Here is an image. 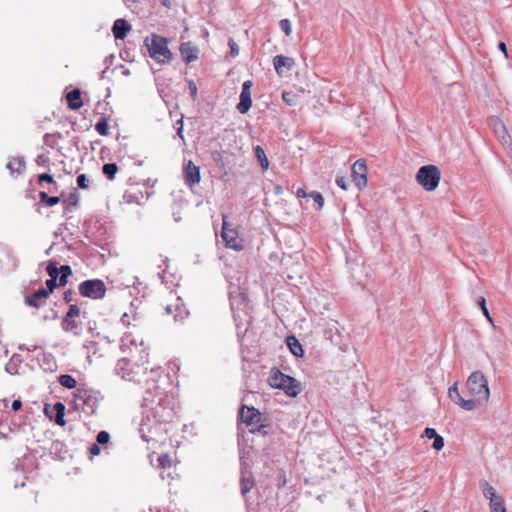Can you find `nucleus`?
<instances>
[{
  "instance_id": "obj_54",
  "label": "nucleus",
  "mask_w": 512,
  "mask_h": 512,
  "mask_svg": "<svg viewBox=\"0 0 512 512\" xmlns=\"http://www.w3.org/2000/svg\"><path fill=\"white\" fill-rule=\"evenodd\" d=\"M21 406H22V402L20 400H14L12 402V409L14 411H18L21 408Z\"/></svg>"
},
{
  "instance_id": "obj_51",
  "label": "nucleus",
  "mask_w": 512,
  "mask_h": 512,
  "mask_svg": "<svg viewBox=\"0 0 512 512\" xmlns=\"http://www.w3.org/2000/svg\"><path fill=\"white\" fill-rule=\"evenodd\" d=\"M90 453L92 455H99L100 454V448H99L97 443L92 444V446L90 447Z\"/></svg>"
},
{
  "instance_id": "obj_46",
  "label": "nucleus",
  "mask_w": 512,
  "mask_h": 512,
  "mask_svg": "<svg viewBox=\"0 0 512 512\" xmlns=\"http://www.w3.org/2000/svg\"><path fill=\"white\" fill-rule=\"evenodd\" d=\"M229 46H230V54L233 57L237 56L239 54V48H238L237 44L232 39L229 40Z\"/></svg>"
},
{
  "instance_id": "obj_56",
  "label": "nucleus",
  "mask_w": 512,
  "mask_h": 512,
  "mask_svg": "<svg viewBox=\"0 0 512 512\" xmlns=\"http://www.w3.org/2000/svg\"><path fill=\"white\" fill-rule=\"evenodd\" d=\"M53 137H54V136H53V135H51V134H46V135L44 136L45 144L50 145V146H53V144H52V139H53Z\"/></svg>"
},
{
  "instance_id": "obj_2",
  "label": "nucleus",
  "mask_w": 512,
  "mask_h": 512,
  "mask_svg": "<svg viewBox=\"0 0 512 512\" xmlns=\"http://www.w3.org/2000/svg\"><path fill=\"white\" fill-rule=\"evenodd\" d=\"M466 385L470 395L473 397L471 400L475 403V409L488 402L490 395L488 381L481 371L471 373Z\"/></svg>"
},
{
  "instance_id": "obj_36",
  "label": "nucleus",
  "mask_w": 512,
  "mask_h": 512,
  "mask_svg": "<svg viewBox=\"0 0 512 512\" xmlns=\"http://www.w3.org/2000/svg\"><path fill=\"white\" fill-rule=\"evenodd\" d=\"M282 100L289 106L296 104V95L292 92H283Z\"/></svg>"
},
{
  "instance_id": "obj_23",
  "label": "nucleus",
  "mask_w": 512,
  "mask_h": 512,
  "mask_svg": "<svg viewBox=\"0 0 512 512\" xmlns=\"http://www.w3.org/2000/svg\"><path fill=\"white\" fill-rule=\"evenodd\" d=\"M26 167V163L23 157H15L8 161L6 168L9 170L12 176L21 174Z\"/></svg>"
},
{
  "instance_id": "obj_48",
  "label": "nucleus",
  "mask_w": 512,
  "mask_h": 512,
  "mask_svg": "<svg viewBox=\"0 0 512 512\" xmlns=\"http://www.w3.org/2000/svg\"><path fill=\"white\" fill-rule=\"evenodd\" d=\"M158 461H159V464L162 466V467H166V466H170V458L169 456L167 455H161L159 458H158Z\"/></svg>"
},
{
  "instance_id": "obj_41",
  "label": "nucleus",
  "mask_w": 512,
  "mask_h": 512,
  "mask_svg": "<svg viewBox=\"0 0 512 512\" xmlns=\"http://www.w3.org/2000/svg\"><path fill=\"white\" fill-rule=\"evenodd\" d=\"M478 305L480 306V308H481V310H482V312H483L484 316H485V317H486L490 322H492V318H491L490 313H489V310H488V308H487V306H486V300H485V298H484V297L479 298V300H478Z\"/></svg>"
},
{
  "instance_id": "obj_60",
  "label": "nucleus",
  "mask_w": 512,
  "mask_h": 512,
  "mask_svg": "<svg viewBox=\"0 0 512 512\" xmlns=\"http://www.w3.org/2000/svg\"><path fill=\"white\" fill-rule=\"evenodd\" d=\"M141 352L145 354V355H141V357H140V360L144 363V362H146V359H147L148 353H146V349H145V348H143V349L141 350Z\"/></svg>"
},
{
  "instance_id": "obj_15",
  "label": "nucleus",
  "mask_w": 512,
  "mask_h": 512,
  "mask_svg": "<svg viewBox=\"0 0 512 512\" xmlns=\"http://www.w3.org/2000/svg\"><path fill=\"white\" fill-rule=\"evenodd\" d=\"M165 311L168 315H172L173 319L175 321H182L189 314L188 310L185 308L184 304L182 303L180 297L176 298V302L174 304H168L165 307Z\"/></svg>"
},
{
  "instance_id": "obj_30",
  "label": "nucleus",
  "mask_w": 512,
  "mask_h": 512,
  "mask_svg": "<svg viewBox=\"0 0 512 512\" xmlns=\"http://www.w3.org/2000/svg\"><path fill=\"white\" fill-rule=\"evenodd\" d=\"M255 155H256L262 169L266 170L269 166V161L266 157L264 149L261 146H256Z\"/></svg>"
},
{
  "instance_id": "obj_38",
  "label": "nucleus",
  "mask_w": 512,
  "mask_h": 512,
  "mask_svg": "<svg viewBox=\"0 0 512 512\" xmlns=\"http://www.w3.org/2000/svg\"><path fill=\"white\" fill-rule=\"evenodd\" d=\"M280 29L285 33L286 36H289L292 32L291 23L288 19H282L279 22Z\"/></svg>"
},
{
  "instance_id": "obj_57",
  "label": "nucleus",
  "mask_w": 512,
  "mask_h": 512,
  "mask_svg": "<svg viewBox=\"0 0 512 512\" xmlns=\"http://www.w3.org/2000/svg\"><path fill=\"white\" fill-rule=\"evenodd\" d=\"M72 295H73V292L72 291H67L65 292L64 294V299L66 302H70L72 301Z\"/></svg>"
},
{
  "instance_id": "obj_55",
  "label": "nucleus",
  "mask_w": 512,
  "mask_h": 512,
  "mask_svg": "<svg viewBox=\"0 0 512 512\" xmlns=\"http://www.w3.org/2000/svg\"><path fill=\"white\" fill-rule=\"evenodd\" d=\"M37 348H38V347H37L36 345L31 346V347H28V346H26L25 344H22V345H20V346H19V349H20L21 351H24V350H27V351H35Z\"/></svg>"
},
{
  "instance_id": "obj_12",
  "label": "nucleus",
  "mask_w": 512,
  "mask_h": 512,
  "mask_svg": "<svg viewBox=\"0 0 512 512\" xmlns=\"http://www.w3.org/2000/svg\"><path fill=\"white\" fill-rule=\"evenodd\" d=\"M115 372L119 377L127 381L135 380V376L138 374L134 369V365L127 358H122L117 361Z\"/></svg>"
},
{
  "instance_id": "obj_44",
  "label": "nucleus",
  "mask_w": 512,
  "mask_h": 512,
  "mask_svg": "<svg viewBox=\"0 0 512 512\" xmlns=\"http://www.w3.org/2000/svg\"><path fill=\"white\" fill-rule=\"evenodd\" d=\"M336 184L342 188L343 190H347L348 188V179L344 176H337L336 177Z\"/></svg>"
},
{
  "instance_id": "obj_59",
  "label": "nucleus",
  "mask_w": 512,
  "mask_h": 512,
  "mask_svg": "<svg viewBox=\"0 0 512 512\" xmlns=\"http://www.w3.org/2000/svg\"><path fill=\"white\" fill-rule=\"evenodd\" d=\"M190 90H191V94L193 96L197 95V87H196L195 83L190 82Z\"/></svg>"
},
{
  "instance_id": "obj_31",
  "label": "nucleus",
  "mask_w": 512,
  "mask_h": 512,
  "mask_svg": "<svg viewBox=\"0 0 512 512\" xmlns=\"http://www.w3.org/2000/svg\"><path fill=\"white\" fill-rule=\"evenodd\" d=\"M54 409H55V411H56L55 422H56L58 425L63 426V425L65 424V421H64L65 406H64V404H62V403H60V402H57V403L54 405Z\"/></svg>"
},
{
  "instance_id": "obj_16",
  "label": "nucleus",
  "mask_w": 512,
  "mask_h": 512,
  "mask_svg": "<svg viewBox=\"0 0 512 512\" xmlns=\"http://www.w3.org/2000/svg\"><path fill=\"white\" fill-rule=\"evenodd\" d=\"M184 179L185 183L192 187L200 182V168L190 160L184 167Z\"/></svg>"
},
{
  "instance_id": "obj_9",
  "label": "nucleus",
  "mask_w": 512,
  "mask_h": 512,
  "mask_svg": "<svg viewBox=\"0 0 512 512\" xmlns=\"http://www.w3.org/2000/svg\"><path fill=\"white\" fill-rule=\"evenodd\" d=\"M79 292L84 297L101 299L105 295L106 287L102 280L91 279L86 280L79 285Z\"/></svg>"
},
{
  "instance_id": "obj_3",
  "label": "nucleus",
  "mask_w": 512,
  "mask_h": 512,
  "mask_svg": "<svg viewBox=\"0 0 512 512\" xmlns=\"http://www.w3.org/2000/svg\"><path fill=\"white\" fill-rule=\"evenodd\" d=\"M145 45L150 57L158 63H166L172 59V53L168 49L166 38L152 34L150 37H146Z\"/></svg>"
},
{
  "instance_id": "obj_14",
  "label": "nucleus",
  "mask_w": 512,
  "mask_h": 512,
  "mask_svg": "<svg viewBox=\"0 0 512 512\" xmlns=\"http://www.w3.org/2000/svg\"><path fill=\"white\" fill-rule=\"evenodd\" d=\"M448 396L455 404L459 405L462 409L466 411L475 410V403L472 400H466L461 396L457 383H455L453 386L449 388Z\"/></svg>"
},
{
  "instance_id": "obj_39",
  "label": "nucleus",
  "mask_w": 512,
  "mask_h": 512,
  "mask_svg": "<svg viewBox=\"0 0 512 512\" xmlns=\"http://www.w3.org/2000/svg\"><path fill=\"white\" fill-rule=\"evenodd\" d=\"M110 440V435L107 431H100L98 434H97V437H96V441H97V444H107Z\"/></svg>"
},
{
  "instance_id": "obj_7",
  "label": "nucleus",
  "mask_w": 512,
  "mask_h": 512,
  "mask_svg": "<svg viewBox=\"0 0 512 512\" xmlns=\"http://www.w3.org/2000/svg\"><path fill=\"white\" fill-rule=\"evenodd\" d=\"M483 496L489 500L490 512H506L504 498L486 480L480 481Z\"/></svg>"
},
{
  "instance_id": "obj_49",
  "label": "nucleus",
  "mask_w": 512,
  "mask_h": 512,
  "mask_svg": "<svg viewBox=\"0 0 512 512\" xmlns=\"http://www.w3.org/2000/svg\"><path fill=\"white\" fill-rule=\"evenodd\" d=\"M60 274L64 275V276H70L72 274V270H71V267L69 265H62L60 268Z\"/></svg>"
},
{
  "instance_id": "obj_20",
  "label": "nucleus",
  "mask_w": 512,
  "mask_h": 512,
  "mask_svg": "<svg viewBox=\"0 0 512 512\" xmlns=\"http://www.w3.org/2000/svg\"><path fill=\"white\" fill-rule=\"evenodd\" d=\"M49 296V291L41 288L35 291L30 297L26 298V303L29 306L39 308L43 305V300H45Z\"/></svg>"
},
{
  "instance_id": "obj_27",
  "label": "nucleus",
  "mask_w": 512,
  "mask_h": 512,
  "mask_svg": "<svg viewBox=\"0 0 512 512\" xmlns=\"http://www.w3.org/2000/svg\"><path fill=\"white\" fill-rule=\"evenodd\" d=\"M346 262L350 269L352 278L360 283L363 268L362 263H359L357 260H351L348 256L346 258Z\"/></svg>"
},
{
  "instance_id": "obj_58",
  "label": "nucleus",
  "mask_w": 512,
  "mask_h": 512,
  "mask_svg": "<svg viewBox=\"0 0 512 512\" xmlns=\"http://www.w3.org/2000/svg\"><path fill=\"white\" fill-rule=\"evenodd\" d=\"M67 278H68V276H64L61 274L59 277V285L60 286L65 285L67 283Z\"/></svg>"
},
{
  "instance_id": "obj_21",
  "label": "nucleus",
  "mask_w": 512,
  "mask_h": 512,
  "mask_svg": "<svg viewBox=\"0 0 512 512\" xmlns=\"http://www.w3.org/2000/svg\"><path fill=\"white\" fill-rule=\"evenodd\" d=\"M273 64L276 72L281 75L284 69L289 70L292 68L294 65V60L283 55H276L273 59Z\"/></svg>"
},
{
  "instance_id": "obj_34",
  "label": "nucleus",
  "mask_w": 512,
  "mask_h": 512,
  "mask_svg": "<svg viewBox=\"0 0 512 512\" xmlns=\"http://www.w3.org/2000/svg\"><path fill=\"white\" fill-rule=\"evenodd\" d=\"M96 131L103 136L109 134V126L105 118H101L95 125Z\"/></svg>"
},
{
  "instance_id": "obj_52",
  "label": "nucleus",
  "mask_w": 512,
  "mask_h": 512,
  "mask_svg": "<svg viewBox=\"0 0 512 512\" xmlns=\"http://www.w3.org/2000/svg\"><path fill=\"white\" fill-rule=\"evenodd\" d=\"M498 49L504 53L506 58L509 57L508 56V51H507V46H506V44L504 42H499Z\"/></svg>"
},
{
  "instance_id": "obj_47",
  "label": "nucleus",
  "mask_w": 512,
  "mask_h": 512,
  "mask_svg": "<svg viewBox=\"0 0 512 512\" xmlns=\"http://www.w3.org/2000/svg\"><path fill=\"white\" fill-rule=\"evenodd\" d=\"M56 281H57V279H55V278H50V279L46 280V286H47L46 291H49V294L56 288V286H57Z\"/></svg>"
},
{
  "instance_id": "obj_35",
  "label": "nucleus",
  "mask_w": 512,
  "mask_h": 512,
  "mask_svg": "<svg viewBox=\"0 0 512 512\" xmlns=\"http://www.w3.org/2000/svg\"><path fill=\"white\" fill-rule=\"evenodd\" d=\"M46 271H47L48 275L50 276V278L57 279L59 277L60 270L57 267L56 263L53 261L48 262Z\"/></svg>"
},
{
  "instance_id": "obj_28",
  "label": "nucleus",
  "mask_w": 512,
  "mask_h": 512,
  "mask_svg": "<svg viewBox=\"0 0 512 512\" xmlns=\"http://www.w3.org/2000/svg\"><path fill=\"white\" fill-rule=\"evenodd\" d=\"M296 195L299 198H304V197H311V198H313L315 204L317 205V208L318 209L320 208V192L313 191V192L307 194V192H306V190L304 188H298L297 191H296Z\"/></svg>"
},
{
  "instance_id": "obj_11",
  "label": "nucleus",
  "mask_w": 512,
  "mask_h": 512,
  "mask_svg": "<svg viewBox=\"0 0 512 512\" xmlns=\"http://www.w3.org/2000/svg\"><path fill=\"white\" fill-rule=\"evenodd\" d=\"M353 182L359 190L367 185V165L364 159L357 160L351 167Z\"/></svg>"
},
{
  "instance_id": "obj_5",
  "label": "nucleus",
  "mask_w": 512,
  "mask_h": 512,
  "mask_svg": "<svg viewBox=\"0 0 512 512\" xmlns=\"http://www.w3.org/2000/svg\"><path fill=\"white\" fill-rule=\"evenodd\" d=\"M73 403L76 410L92 415L99 405V396L91 390L80 389L75 394Z\"/></svg>"
},
{
  "instance_id": "obj_53",
  "label": "nucleus",
  "mask_w": 512,
  "mask_h": 512,
  "mask_svg": "<svg viewBox=\"0 0 512 512\" xmlns=\"http://www.w3.org/2000/svg\"><path fill=\"white\" fill-rule=\"evenodd\" d=\"M177 124L179 125V127L177 128V135L183 139V122L182 120H178L177 121Z\"/></svg>"
},
{
  "instance_id": "obj_26",
  "label": "nucleus",
  "mask_w": 512,
  "mask_h": 512,
  "mask_svg": "<svg viewBox=\"0 0 512 512\" xmlns=\"http://www.w3.org/2000/svg\"><path fill=\"white\" fill-rule=\"evenodd\" d=\"M241 478H240V492L242 496H246L248 492L252 490V488L255 485L254 479L251 476H247L246 472L242 468L241 471Z\"/></svg>"
},
{
  "instance_id": "obj_18",
  "label": "nucleus",
  "mask_w": 512,
  "mask_h": 512,
  "mask_svg": "<svg viewBox=\"0 0 512 512\" xmlns=\"http://www.w3.org/2000/svg\"><path fill=\"white\" fill-rule=\"evenodd\" d=\"M61 325L65 332L75 336L81 335L83 331V323L80 318H64Z\"/></svg>"
},
{
  "instance_id": "obj_24",
  "label": "nucleus",
  "mask_w": 512,
  "mask_h": 512,
  "mask_svg": "<svg viewBox=\"0 0 512 512\" xmlns=\"http://www.w3.org/2000/svg\"><path fill=\"white\" fill-rule=\"evenodd\" d=\"M68 106L72 110H78L83 106V102L81 100V92L79 89H73L70 91L67 96Z\"/></svg>"
},
{
  "instance_id": "obj_1",
  "label": "nucleus",
  "mask_w": 512,
  "mask_h": 512,
  "mask_svg": "<svg viewBox=\"0 0 512 512\" xmlns=\"http://www.w3.org/2000/svg\"><path fill=\"white\" fill-rule=\"evenodd\" d=\"M322 333V347L325 346L326 352L337 354L338 357L346 353L349 359H343L342 366L354 367V351L349 348V334L343 328L341 331L339 323L334 320L327 322Z\"/></svg>"
},
{
  "instance_id": "obj_63",
  "label": "nucleus",
  "mask_w": 512,
  "mask_h": 512,
  "mask_svg": "<svg viewBox=\"0 0 512 512\" xmlns=\"http://www.w3.org/2000/svg\"><path fill=\"white\" fill-rule=\"evenodd\" d=\"M39 162H43V156H42V155H40V156L38 157V163H39Z\"/></svg>"
},
{
  "instance_id": "obj_13",
  "label": "nucleus",
  "mask_w": 512,
  "mask_h": 512,
  "mask_svg": "<svg viewBox=\"0 0 512 512\" xmlns=\"http://www.w3.org/2000/svg\"><path fill=\"white\" fill-rule=\"evenodd\" d=\"M252 81L247 80L242 85V91L240 93V101L237 105V109L241 114H245L249 111L252 106L251 99V87Z\"/></svg>"
},
{
  "instance_id": "obj_32",
  "label": "nucleus",
  "mask_w": 512,
  "mask_h": 512,
  "mask_svg": "<svg viewBox=\"0 0 512 512\" xmlns=\"http://www.w3.org/2000/svg\"><path fill=\"white\" fill-rule=\"evenodd\" d=\"M40 201L45 203L47 206L52 207L60 202V198L57 196H49L46 192H40Z\"/></svg>"
},
{
  "instance_id": "obj_50",
  "label": "nucleus",
  "mask_w": 512,
  "mask_h": 512,
  "mask_svg": "<svg viewBox=\"0 0 512 512\" xmlns=\"http://www.w3.org/2000/svg\"><path fill=\"white\" fill-rule=\"evenodd\" d=\"M38 180H39V182H48V183H52V182H53V177H52V175H50V174L43 173V174L39 175Z\"/></svg>"
},
{
  "instance_id": "obj_22",
  "label": "nucleus",
  "mask_w": 512,
  "mask_h": 512,
  "mask_svg": "<svg viewBox=\"0 0 512 512\" xmlns=\"http://www.w3.org/2000/svg\"><path fill=\"white\" fill-rule=\"evenodd\" d=\"M180 53L186 63H191L198 58V50L189 42L181 44Z\"/></svg>"
},
{
  "instance_id": "obj_10",
  "label": "nucleus",
  "mask_w": 512,
  "mask_h": 512,
  "mask_svg": "<svg viewBox=\"0 0 512 512\" xmlns=\"http://www.w3.org/2000/svg\"><path fill=\"white\" fill-rule=\"evenodd\" d=\"M226 216H223V225L221 231V237L225 243V246L235 251H241L244 248L243 240L239 238L238 232L231 228L226 221Z\"/></svg>"
},
{
  "instance_id": "obj_64",
  "label": "nucleus",
  "mask_w": 512,
  "mask_h": 512,
  "mask_svg": "<svg viewBox=\"0 0 512 512\" xmlns=\"http://www.w3.org/2000/svg\"><path fill=\"white\" fill-rule=\"evenodd\" d=\"M39 162H43V156H42V155H40V156L38 157V163H39Z\"/></svg>"
},
{
  "instance_id": "obj_62",
  "label": "nucleus",
  "mask_w": 512,
  "mask_h": 512,
  "mask_svg": "<svg viewBox=\"0 0 512 512\" xmlns=\"http://www.w3.org/2000/svg\"><path fill=\"white\" fill-rule=\"evenodd\" d=\"M499 126L503 132H506L505 126L501 122H499Z\"/></svg>"
},
{
  "instance_id": "obj_61",
  "label": "nucleus",
  "mask_w": 512,
  "mask_h": 512,
  "mask_svg": "<svg viewBox=\"0 0 512 512\" xmlns=\"http://www.w3.org/2000/svg\"><path fill=\"white\" fill-rule=\"evenodd\" d=\"M77 202H78L77 197L72 196V197H71V202H70V204L75 206V205H77Z\"/></svg>"
},
{
  "instance_id": "obj_25",
  "label": "nucleus",
  "mask_w": 512,
  "mask_h": 512,
  "mask_svg": "<svg viewBox=\"0 0 512 512\" xmlns=\"http://www.w3.org/2000/svg\"><path fill=\"white\" fill-rule=\"evenodd\" d=\"M286 344H287V347L289 348L290 352L294 356H296V357L303 356V354H304L303 347H302L301 343L299 342V340L295 336H293V335L287 336Z\"/></svg>"
},
{
  "instance_id": "obj_17",
  "label": "nucleus",
  "mask_w": 512,
  "mask_h": 512,
  "mask_svg": "<svg viewBox=\"0 0 512 512\" xmlns=\"http://www.w3.org/2000/svg\"><path fill=\"white\" fill-rule=\"evenodd\" d=\"M149 373L151 375V381H146V392L150 396L145 397V401H152L154 395H159V387L156 385V378L161 376V368H151Z\"/></svg>"
},
{
  "instance_id": "obj_6",
  "label": "nucleus",
  "mask_w": 512,
  "mask_h": 512,
  "mask_svg": "<svg viewBox=\"0 0 512 512\" xmlns=\"http://www.w3.org/2000/svg\"><path fill=\"white\" fill-rule=\"evenodd\" d=\"M240 419L249 427L251 433L267 434V426L260 424L261 413L254 407L242 405L240 409Z\"/></svg>"
},
{
  "instance_id": "obj_29",
  "label": "nucleus",
  "mask_w": 512,
  "mask_h": 512,
  "mask_svg": "<svg viewBox=\"0 0 512 512\" xmlns=\"http://www.w3.org/2000/svg\"><path fill=\"white\" fill-rule=\"evenodd\" d=\"M58 381L63 387L67 389H73L77 384L76 379L68 374L60 375Z\"/></svg>"
},
{
  "instance_id": "obj_19",
  "label": "nucleus",
  "mask_w": 512,
  "mask_h": 512,
  "mask_svg": "<svg viewBox=\"0 0 512 512\" xmlns=\"http://www.w3.org/2000/svg\"><path fill=\"white\" fill-rule=\"evenodd\" d=\"M131 30V25L125 19H117L112 27L115 39L123 40Z\"/></svg>"
},
{
  "instance_id": "obj_40",
  "label": "nucleus",
  "mask_w": 512,
  "mask_h": 512,
  "mask_svg": "<svg viewBox=\"0 0 512 512\" xmlns=\"http://www.w3.org/2000/svg\"><path fill=\"white\" fill-rule=\"evenodd\" d=\"M8 401L6 399L0 400V423L7 418Z\"/></svg>"
},
{
  "instance_id": "obj_8",
  "label": "nucleus",
  "mask_w": 512,
  "mask_h": 512,
  "mask_svg": "<svg viewBox=\"0 0 512 512\" xmlns=\"http://www.w3.org/2000/svg\"><path fill=\"white\" fill-rule=\"evenodd\" d=\"M269 383L272 387L282 389L289 396L295 397L299 393L298 385L295 379L287 376L280 371H276L270 378Z\"/></svg>"
},
{
  "instance_id": "obj_33",
  "label": "nucleus",
  "mask_w": 512,
  "mask_h": 512,
  "mask_svg": "<svg viewBox=\"0 0 512 512\" xmlns=\"http://www.w3.org/2000/svg\"><path fill=\"white\" fill-rule=\"evenodd\" d=\"M103 174L110 180L114 179L118 167L115 163H107L103 166Z\"/></svg>"
},
{
  "instance_id": "obj_4",
  "label": "nucleus",
  "mask_w": 512,
  "mask_h": 512,
  "mask_svg": "<svg viewBox=\"0 0 512 512\" xmlns=\"http://www.w3.org/2000/svg\"><path fill=\"white\" fill-rule=\"evenodd\" d=\"M416 180L426 191H434L441 180V172L435 165H424L418 169Z\"/></svg>"
},
{
  "instance_id": "obj_43",
  "label": "nucleus",
  "mask_w": 512,
  "mask_h": 512,
  "mask_svg": "<svg viewBox=\"0 0 512 512\" xmlns=\"http://www.w3.org/2000/svg\"><path fill=\"white\" fill-rule=\"evenodd\" d=\"M88 183H89V181H88V179H87L85 174L78 175V177H77V185L80 188H82V189L88 188V186H89Z\"/></svg>"
},
{
  "instance_id": "obj_42",
  "label": "nucleus",
  "mask_w": 512,
  "mask_h": 512,
  "mask_svg": "<svg viewBox=\"0 0 512 512\" xmlns=\"http://www.w3.org/2000/svg\"><path fill=\"white\" fill-rule=\"evenodd\" d=\"M433 440L434 441H433L432 447L435 450L440 451L444 447V439H443V437L438 435Z\"/></svg>"
},
{
  "instance_id": "obj_45",
  "label": "nucleus",
  "mask_w": 512,
  "mask_h": 512,
  "mask_svg": "<svg viewBox=\"0 0 512 512\" xmlns=\"http://www.w3.org/2000/svg\"><path fill=\"white\" fill-rule=\"evenodd\" d=\"M425 436L427 437L428 439H434L436 436H438V433L436 432V430L434 428H425L423 434H422V437Z\"/></svg>"
},
{
  "instance_id": "obj_37",
  "label": "nucleus",
  "mask_w": 512,
  "mask_h": 512,
  "mask_svg": "<svg viewBox=\"0 0 512 512\" xmlns=\"http://www.w3.org/2000/svg\"><path fill=\"white\" fill-rule=\"evenodd\" d=\"M64 318H80V309L77 305H70Z\"/></svg>"
}]
</instances>
